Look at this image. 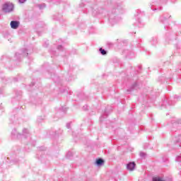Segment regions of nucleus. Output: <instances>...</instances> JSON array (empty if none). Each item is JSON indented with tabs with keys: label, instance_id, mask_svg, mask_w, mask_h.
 I'll return each instance as SVG.
<instances>
[{
	"label": "nucleus",
	"instance_id": "nucleus-4",
	"mask_svg": "<svg viewBox=\"0 0 181 181\" xmlns=\"http://www.w3.org/2000/svg\"><path fill=\"white\" fill-rule=\"evenodd\" d=\"M171 124L173 127L172 131L176 132V128H180L181 127V120L175 117L171 121Z\"/></svg>",
	"mask_w": 181,
	"mask_h": 181
},
{
	"label": "nucleus",
	"instance_id": "nucleus-9",
	"mask_svg": "<svg viewBox=\"0 0 181 181\" xmlns=\"http://www.w3.org/2000/svg\"><path fill=\"white\" fill-rule=\"evenodd\" d=\"M21 23L18 21H11L10 23V26L11 29H18Z\"/></svg>",
	"mask_w": 181,
	"mask_h": 181
},
{
	"label": "nucleus",
	"instance_id": "nucleus-40",
	"mask_svg": "<svg viewBox=\"0 0 181 181\" xmlns=\"http://www.w3.org/2000/svg\"><path fill=\"white\" fill-rule=\"evenodd\" d=\"M19 95H22V92H19Z\"/></svg>",
	"mask_w": 181,
	"mask_h": 181
},
{
	"label": "nucleus",
	"instance_id": "nucleus-11",
	"mask_svg": "<svg viewBox=\"0 0 181 181\" xmlns=\"http://www.w3.org/2000/svg\"><path fill=\"white\" fill-rule=\"evenodd\" d=\"M38 151H39L38 153H40V155H41L40 157L38 156V159H40V158H43V156H42V155H43V153H45V151H46V147H45V146L39 147Z\"/></svg>",
	"mask_w": 181,
	"mask_h": 181
},
{
	"label": "nucleus",
	"instance_id": "nucleus-13",
	"mask_svg": "<svg viewBox=\"0 0 181 181\" xmlns=\"http://www.w3.org/2000/svg\"><path fill=\"white\" fill-rule=\"evenodd\" d=\"M134 26H138V28H144V26H145V23H142L141 19L139 18L134 23Z\"/></svg>",
	"mask_w": 181,
	"mask_h": 181
},
{
	"label": "nucleus",
	"instance_id": "nucleus-15",
	"mask_svg": "<svg viewBox=\"0 0 181 181\" xmlns=\"http://www.w3.org/2000/svg\"><path fill=\"white\" fill-rule=\"evenodd\" d=\"M169 18H170V16H166L165 15H163V16H161L160 18V21L161 23H166L168 22V19H169Z\"/></svg>",
	"mask_w": 181,
	"mask_h": 181
},
{
	"label": "nucleus",
	"instance_id": "nucleus-36",
	"mask_svg": "<svg viewBox=\"0 0 181 181\" xmlns=\"http://www.w3.org/2000/svg\"><path fill=\"white\" fill-rule=\"evenodd\" d=\"M51 53L52 54H53V56H56V54H54V52L52 51Z\"/></svg>",
	"mask_w": 181,
	"mask_h": 181
},
{
	"label": "nucleus",
	"instance_id": "nucleus-31",
	"mask_svg": "<svg viewBox=\"0 0 181 181\" xmlns=\"http://www.w3.org/2000/svg\"><path fill=\"white\" fill-rule=\"evenodd\" d=\"M18 2L20 4H25L26 2V0H18Z\"/></svg>",
	"mask_w": 181,
	"mask_h": 181
},
{
	"label": "nucleus",
	"instance_id": "nucleus-30",
	"mask_svg": "<svg viewBox=\"0 0 181 181\" xmlns=\"http://www.w3.org/2000/svg\"><path fill=\"white\" fill-rule=\"evenodd\" d=\"M145 153H144V152H141L140 153V156L141 157V158H145Z\"/></svg>",
	"mask_w": 181,
	"mask_h": 181
},
{
	"label": "nucleus",
	"instance_id": "nucleus-34",
	"mask_svg": "<svg viewBox=\"0 0 181 181\" xmlns=\"http://www.w3.org/2000/svg\"><path fill=\"white\" fill-rule=\"evenodd\" d=\"M83 110H87V108H88V106L85 105V106H83Z\"/></svg>",
	"mask_w": 181,
	"mask_h": 181
},
{
	"label": "nucleus",
	"instance_id": "nucleus-17",
	"mask_svg": "<svg viewBox=\"0 0 181 181\" xmlns=\"http://www.w3.org/2000/svg\"><path fill=\"white\" fill-rule=\"evenodd\" d=\"M95 165H97V166H103V165H104V159L103 158L96 159Z\"/></svg>",
	"mask_w": 181,
	"mask_h": 181
},
{
	"label": "nucleus",
	"instance_id": "nucleus-32",
	"mask_svg": "<svg viewBox=\"0 0 181 181\" xmlns=\"http://www.w3.org/2000/svg\"><path fill=\"white\" fill-rule=\"evenodd\" d=\"M71 125V123H67V124H66V128H67L68 129H70Z\"/></svg>",
	"mask_w": 181,
	"mask_h": 181
},
{
	"label": "nucleus",
	"instance_id": "nucleus-25",
	"mask_svg": "<svg viewBox=\"0 0 181 181\" xmlns=\"http://www.w3.org/2000/svg\"><path fill=\"white\" fill-rule=\"evenodd\" d=\"M38 8H39L40 9H44V8H46V4H39V5H38Z\"/></svg>",
	"mask_w": 181,
	"mask_h": 181
},
{
	"label": "nucleus",
	"instance_id": "nucleus-3",
	"mask_svg": "<svg viewBox=\"0 0 181 181\" xmlns=\"http://www.w3.org/2000/svg\"><path fill=\"white\" fill-rule=\"evenodd\" d=\"M33 50H29L28 49H21L18 52L16 53V57L17 59V60H21V57H28L29 56V54H30V53H32Z\"/></svg>",
	"mask_w": 181,
	"mask_h": 181
},
{
	"label": "nucleus",
	"instance_id": "nucleus-19",
	"mask_svg": "<svg viewBox=\"0 0 181 181\" xmlns=\"http://www.w3.org/2000/svg\"><path fill=\"white\" fill-rule=\"evenodd\" d=\"M99 52L100 53V54H102L103 56H105V54H107V50L103 49V48H100L99 49Z\"/></svg>",
	"mask_w": 181,
	"mask_h": 181
},
{
	"label": "nucleus",
	"instance_id": "nucleus-21",
	"mask_svg": "<svg viewBox=\"0 0 181 181\" xmlns=\"http://www.w3.org/2000/svg\"><path fill=\"white\" fill-rule=\"evenodd\" d=\"M71 156H73V152L69 151V152L66 153V158H67V159H70V158H71Z\"/></svg>",
	"mask_w": 181,
	"mask_h": 181
},
{
	"label": "nucleus",
	"instance_id": "nucleus-23",
	"mask_svg": "<svg viewBox=\"0 0 181 181\" xmlns=\"http://www.w3.org/2000/svg\"><path fill=\"white\" fill-rule=\"evenodd\" d=\"M153 181H165V180H162V178L160 177H153Z\"/></svg>",
	"mask_w": 181,
	"mask_h": 181
},
{
	"label": "nucleus",
	"instance_id": "nucleus-10",
	"mask_svg": "<svg viewBox=\"0 0 181 181\" xmlns=\"http://www.w3.org/2000/svg\"><path fill=\"white\" fill-rule=\"evenodd\" d=\"M174 105L175 103H173L172 100H170L169 99L165 98L163 102V105Z\"/></svg>",
	"mask_w": 181,
	"mask_h": 181
},
{
	"label": "nucleus",
	"instance_id": "nucleus-8",
	"mask_svg": "<svg viewBox=\"0 0 181 181\" xmlns=\"http://www.w3.org/2000/svg\"><path fill=\"white\" fill-rule=\"evenodd\" d=\"M136 166V164L135 163V162H134V161L129 162L127 164V170L132 172V170H134V169H135Z\"/></svg>",
	"mask_w": 181,
	"mask_h": 181
},
{
	"label": "nucleus",
	"instance_id": "nucleus-6",
	"mask_svg": "<svg viewBox=\"0 0 181 181\" xmlns=\"http://www.w3.org/2000/svg\"><path fill=\"white\" fill-rule=\"evenodd\" d=\"M122 54H126L127 59H134L135 57V53L128 49L124 50Z\"/></svg>",
	"mask_w": 181,
	"mask_h": 181
},
{
	"label": "nucleus",
	"instance_id": "nucleus-39",
	"mask_svg": "<svg viewBox=\"0 0 181 181\" xmlns=\"http://www.w3.org/2000/svg\"><path fill=\"white\" fill-rule=\"evenodd\" d=\"M55 135H59V133L57 132H55Z\"/></svg>",
	"mask_w": 181,
	"mask_h": 181
},
{
	"label": "nucleus",
	"instance_id": "nucleus-20",
	"mask_svg": "<svg viewBox=\"0 0 181 181\" xmlns=\"http://www.w3.org/2000/svg\"><path fill=\"white\" fill-rule=\"evenodd\" d=\"M181 134L178 135V137H175V139L174 140L176 143L175 144H179V142L181 141Z\"/></svg>",
	"mask_w": 181,
	"mask_h": 181
},
{
	"label": "nucleus",
	"instance_id": "nucleus-7",
	"mask_svg": "<svg viewBox=\"0 0 181 181\" xmlns=\"http://www.w3.org/2000/svg\"><path fill=\"white\" fill-rule=\"evenodd\" d=\"M174 37H175V34H173V33H165V39L167 43H169L170 40H173Z\"/></svg>",
	"mask_w": 181,
	"mask_h": 181
},
{
	"label": "nucleus",
	"instance_id": "nucleus-26",
	"mask_svg": "<svg viewBox=\"0 0 181 181\" xmlns=\"http://www.w3.org/2000/svg\"><path fill=\"white\" fill-rule=\"evenodd\" d=\"M117 17H115L114 20H112V17L110 16L109 21H110V22H117Z\"/></svg>",
	"mask_w": 181,
	"mask_h": 181
},
{
	"label": "nucleus",
	"instance_id": "nucleus-24",
	"mask_svg": "<svg viewBox=\"0 0 181 181\" xmlns=\"http://www.w3.org/2000/svg\"><path fill=\"white\" fill-rule=\"evenodd\" d=\"M175 161H176V162H178L179 163H181V156H177L175 158Z\"/></svg>",
	"mask_w": 181,
	"mask_h": 181
},
{
	"label": "nucleus",
	"instance_id": "nucleus-22",
	"mask_svg": "<svg viewBox=\"0 0 181 181\" xmlns=\"http://www.w3.org/2000/svg\"><path fill=\"white\" fill-rule=\"evenodd\" d=\"M59 111H61L62 112H64V114H65V113H66V111H67V107H62L59 109Z\"/></svg>",
	"mask_w": 181,
	"mask_h": 181
},
{
	"label": "nucleus",
	"instance_id": "nucleus-29",
	"mask_svg": "<svg viewBox=\"0 0 181 181\" xmlns=\"http://www.w3.org/2000/svg\"><path fill=\"white\" fill-rule=\"evenodd\" d=\"M10 163H18V159H16V160L12 159L10 161Z\"/></svg>",
	"mask_w": 181,
	"mask_h": 181
},
{
	"label": "nucleus",
	"instance_id": "nucleus-33",
	"mask_svg": "<svg viewBox=\"0 0 181 181\" xmlns=\"http://www.w3.org/2000/svg\"><path fill=\"white\" fill-rule=\"evenodd\" d=\"M168 157H164V158H163V162H168Z\"/></svg>",
	"mask_w": 181,
	"mask_h": 181
},
{
	"label": "nucleus",
	"instance_id": "nucleus-28",
	"mask_svg": "<svg viewBox=\"0 0 181 181\" xmlns=\"http://www.w3.org/2000/svg\"><path fill=\"white\" fill-rule=\"evenodd\" d=\"M91 10L93 15H97V13H98V11H96L95 10H94V8H92Z\"/></svg>",
	"mask_w": 181,
	"mask_h": 181
},
{
	"label": "nucleus",
	"instance_id": "nucleus-41",
	"mask_svg": "<svg viewBox=\"0 0 181 181\" xmlns=\"http://www.w3.org/2000/svg\"><path fill=\"white\" fill-rule=\"evenodd\" d=\"M33 146H35V144H33Z\"/></svg>",
	"mask_w": 181,
	"mask_h": 181
},
{
	"label": "nucleus",
	"instance_id": "nucleus-1",
	"mask_svg": "<svg viewBox=\"0 0 181 181\" xmlns=\"http://www.w3.org/2000/svg\"><path fill=\"white\" fill-rule=\"evenodd\" d=\"M11 136L17 139H30V134H29V130L27 129H23V134H19L16 132V129H14L11 132Z\"/></svg>",
	"mask_w": 181,
	"mask_h": 181
},
{
	"label": "nucleus",
	"instance_id": "nucleus-14",
	"mask_svg": "<svg viewBox=\"0 0 181 181\" xmlns=\"http://www.w3.org/2000/svg\"><path fill=\"white\" fill-rule=\"evenodd\" d=\"M150 43L151 46H156L158 45V38L156 37H151L150 39Z\"/></svg>",
	"mask_w": 181,
	"mask_h": 181
},
{
	"label": "nucleus",
	"instance_id": "nucleus-35",
	"mask_svg": "<svg viewBox=\"0 0 181 181\" xmlns=\"http://www.w3.org/2000/svg\"><path fill=\"white\" fill-rule=\"evenodd\" d=\"M181 146V143L180 144H178V146L175 147L177 149H179V148H180Z\"/></svg>",
	"mask_w": 181,
	"mask_h": 181
},
{
	"label": "nucleus",
	"instance_id": "nucleus-12",
	"mask_svg": "<svg viewBox=\"0 0 181 181\" xmlns=\"http://www.w3.org/2000/svg\"><path fill=\"white\" fill-rule=\"evenodd\" d=\"M134 90H138V83H134L132 87L127 90V93H131V91H134Z\"/></svg>",
	"mask_w": 181,
	"mask_h": 181
},
{
	"label": "nucleus",
	"instance_id": "nucleus-5",
	"mask_svg": "<svg viewBox=\"0 0 181 181\" xmlns=\"http://www.w3.org/2000/svg\"><path fill=\"white\" fill-rule=\"evenodd\" d=\"M162 5H163V0H156L153 2L152 6L155 7V9L153 8V11H162ZM151 6V9H152Z\"/></svg>",
	"mask_w": 181,
	"mask_h": 181
},
{
	"label": "nucleus",
	"instance_id": "nucleus-2",
	"mask_svg": "<svg viewBox=\"0 0 181 181\" xmlns=\"http://www.w3.org/2000/svg\"><path fill=\"white\" fill-rule=\"evenodd\" d=\"M14 8L15 6L11 2H6L1 6V11L4 13H11V12H13Z\"/></svg>",
	"mask_w": 181,
	"mask_h": 181
},
{
	"label": "nucleus",
	"instance_id": "nucleus-38",
	"mask_svg": "<svg viewBox=\"0 0 181 181\" xmlns=\"http://www.w3.org/2000/svg\"><path fill=\"white\" fill-rule=\"evenodd\" d=\"M37 121H38V122H40V118H37Z\"/></svg>",
	"mask_w": 181,
	"mask_h": 181
},
{
	"label": "nucleus",
	"instance_id": "nucleus-18",
	"mask_svg": "<svg viewBox=\"0 0 181 181\" xmlns=\"http://www.w3.org/2000/svg\"><path fill=\"white\" fill-rule=\"evenodd\" d=\"M51 77H52V80L54 81V83H59L60 78L59 76H56V74H53V75L51 74Z\"/></svg>",
	"mask_w": 181,
	"mask_h": 181
},
{
	"label": "nucleus",
	"instance_id": "nucleus-16",
	"mask_svg": "<svg viewBox=\"0 0 181 181\" xmlns=\"http://www.w3.org/2000/svg\"><path fill=\"white\" fill-rule=\"evenodd\" d=\"M108 117V107L105 108L104 113L100 117V121Z\"/></svg>",
	"mask_w": 181,
	"mask_h": 181
},
{
	"label": "nucleus",
	"instance_id": "nucleus-37",
	"mask_svg": "<svg viewBox=\"0 0 181 181\" xmlns=\"http://www.w3.org/2000/svg\"><path fill=\"white\" fill-rule=\"evenodd\" d=\"M33 86H35L34 83H33L31 85H30V87H33Z\"/></svg>",
	"mask_w": 181,
	"mask_h": 181
},
{
	"label": "nucleus",
	"instance_id": "nucleus-27",
	"mask_svg": "<svg viewBox=\"0 0 181 181\" xmlns=\"http://www.w3.org/2000/svg\"><path fill=\"white\" fill-rule=\"evenodd\" d=\"M57 50L63 51V50H64V48H63V46H62V45H58Z\"/></svg>",
	"mask_w": 181,
	"mask_h": 181
},
{
	"label": "nucleus",
	"instance_id": "nucleus-42",
	"mask_svg": "<svg viewBox=\"0 0 181 181\" xmlns=\"http://www.w3.org/2000/svg\"><path fill=\"white\" fill-rule=\"evenodd\" d=\"M110 110H112V107H111Z\"/></svg>",
	"mask_w": 181,
	"mask_h": 181
}]
</instances>
